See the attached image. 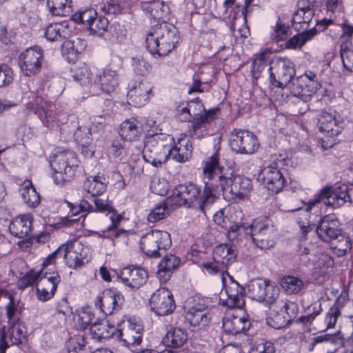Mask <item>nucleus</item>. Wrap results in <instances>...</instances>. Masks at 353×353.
I'll use <instances>...</instances> for the list:
<instances>
[{
  "label": "nucleus",
  "mask_w": 353,
  "mask_h": 353,
  "mask_svg": "<svg viewBox=\"0 0 353 353\" xmlns=\"http://www.w3.org/2000/svg\"><path fill=\"white\" fill-rule=\"evenodd\" d=\"M268 52H263L253 61L250 73L254 81H256L261 77L262 71L268 65Z\"/></svg>",
  "instance_id": "6e6d98bb"
},
{
  "label": "nucleus",
  "mask_w": 353,
  "mask_h": 353,
  "mask_svg": "<svg viewBox=\"0 0 353 353\" xmlns=\"http://www.w3.org/2000/svg\"><path fill=\"white\" fill-rule=\"evenodd\" d=\"M314 10H296L292 17V24L294 28L300 31L302 28L307 29V25L312 21Z\"/></svg>",
  "instance_id": "de8ad7c7"
},
{
  "label": "nucleus",
  "mask_w": 353,
  "mask_h": 353,
  "mask_svg": "<svg viewBox=\"0 0 353 353\" xmlns=\"http://www.w3.org/2000/svg\"><path fill=\"white\" fill-rule=\"evenodd\" d=\"M108 19L104 17H97L93 21V25L89 28L90 34L94 36H102L107 30Z\"/></svg>",
  "instance_id": "e2e57ef3"
},
{
  "label": "nucleus",
  "mask_w": 353,
  "mask_h": 353,
  "mask_svg": "<svg viewBox=\"0 0 353 353\" xmlns=\"http://www.w3.org/2000/svg\"><path fill=\"white\" fill-rule=\"evenodd\" d=\"M259 145L257 137L248 130L234 129L230 134V146L236 153L252 154Z\"/></svg>",
  "instance_id": "ddd939ff"
},
{
  "label": "nucleus",
  "mask_w": 353,
  "mask_h": 353,
  "mask_svg": "<svg viewBox=\"0 0 353 353\" xmlns=\"http://www.w3.org/2000/svg\"><path fill=\"white\" fill-rule=\"evenodd\" d=\"M331 243L334 253L338 256H344L352 248L351 239L343 232L334 239Z\"/></svg>",
  "instance_id": "8fccbe9b"
},
{
  "label": "nucleus",
  "mask_w": 353,
  "mask_h": 353,
  "mask_svg": "<svg viewBox=\"0 0 353 353\" xmlns=\"http://www.w3.org/2000/svg\"><path fill=\"white\" fill-rule=\"evenodd\" d=\"M319 126L322 132L332 137L341 132L343 123L340 116L336 112H322L319 118Z\"/></svg>",
  "instance_id": "5701e85b"
},
{
  "label": "nucleus",
  "mask_w": 353,
  "mask_h": 353,
  "mask_svg": "<svg viewBox=\"0 0 353 353\" xmlns=\"http://www.w3.org/2000/svg\"><path fill=\"white\" fill-rule=\"evenodd\" d=\"M319 239L325 242L332 243L341 232L339 228L338 221L330 216H325L319 221L316 229Z\"/></svg>",
  "instance_id": "bb28decb"
},
{
  "label": "nucleus",
  "mask_w": 353,
  "mask_h": 353,
  "mask_svg": "<svg viewBox=\"0 0 353 353\" xmlns=\"http://www.w3.org/2000/svg\"><path fill=\"white\" fill-rule=\"evenodd\" d=\"M32 221L33 216L30 213L16 216L9 225L10 232L19 239L28 237L32 229Z\"/></svg>",
  "instance_id": "a878e982"
},
{
  "label": "nucleus",
  "mask_w": 353,
  "mask_h": 353,
  "mask_svg": "<svg viewBox=\"0 0 353 353\" xmlns=\"http://www.w3.org/2000/svg\"><path fill=\"white\" fill-rule=\"evenodd\" d=\"M261 174L263 183L268 190L277 194L283 188L285 180L276 165L272 164L264 168Z\"/></svg>",
  "instance_id": "412c9836"
},
{
  "label": "nucleus",
  "mask_w": 353,
  "mask_h": 353,
  "mask_svg": "<svg viewBox=\"0 0 353 353\" xmlns=\"http://www.w3.org/2000/svg\"><path fill=\"white\" fill-rule=\"evenodd\" d=\"M212 256L218 262L222 263V265L226 270L228 265L235 261L236 254L232 248L227 244H221L217 245L213 250Z\"/></svg>",
  "instance_id": "58836bf2"
},
{
  "label": "nucleus",
  "mask_w": 353,
  "mask_h": 353,
  "mask_svg": "<svg viewBox=\"0 0 353 353\" xmlns=\"http://www.w3.org/2000/svg\"><path fill=\"white\" fill-rule=\"evenodd\" d=\"M250 296L259 302H264L271 307L276 303L279 298V288L268 280L254 279L250 281L248 286Z\"/></svg>",
  "instance_id": "1a4fd4ad"
},
{
  "label": "nucleus",
  "mask_w": 353,
  "mask_h": 353,
  "mask_svg": "<svg viewBox=\"0 0 353 353\" xmlns=\"http://www.w3.org/2000/svg\"><path fill=\"white\" fill-rule=\"evenodd\" d=\"M250 296L259 302H264L271 307L276 303L279 298V288L268 280L254 279L250 281L248 286Z\"/></svg>",
  "instance_id": "9d476101"
},
{
  "label": "nucleus",
  "mask_w": 353,
  "mask_h": 353,
  "mask_svg": "<svg viewBox=\"0 0 353 353\" xmlns=\"http://www.w3.org/2000/svg\"><path fill=\"white\" fill-rule=\"evenodd\" d=\"M71 30L68 22L52 23L48 24L45 28L44 34L50 41H58L69 37Z\"/></svg>",
  "instance_id": "72a5a7b5"
},
{
  "label": "nucleus",
  "mask_w": 353,
  "mask_h": 353,
  "mask_svg": "<svg viewBox=\"0 0 353 353\" xmlns=\"http://www.w3.org/2000/svg\"><path fill=\"white\" fill-rule=\"evenodd\" d=\"M154 135L152 130H148L144 141L143 155L145 161L154 166V157H153L152 139Z\"/></svg>",
  "instance_id": "bf43d9fd"
},
{
  "label": "nucleus",
  "mask_w": 353,
  "mask_h": 353,
  "mask_svg": "<svg viewBox=\"0 0 353 353\" xmlns=\"http://www.w3.org/2000/svg\"><path fill=\"white\" fill-rule=\"evenodd\" d=\"M228 299L226 304L230 307L241 309L244 306V288L237 282H233L226 288Z\"/></svg>",
  "instance_id": "f704fd0d"
},
{
  "label": "nucleus",
  "mask_w": 353,
  "mask_h": 353,
  "mask_svg": "<svg viewBox=\"0 0 353 353\" xmlns=\"http://www.w3.org/2000/svg\"><path fill=\"white\" fill-rule=\"evenodd\" d=\"M154 238L153 230L143 234L140 240L141 250L148 256H153L154 255Z\"/></svg>",
  "instance_id": "052dcab7"
},
{
  "label": "nucleus",
  "mask_w": 353,
  "mask_h": 353,
  "mask_svg": "<svg viewBox=\"0 0 353 353\" xmlns=\"http://www.w3.org/2000/svg\"><path fill=\"white\" fill-rule=\"evenodd\" d=\"M28 339V329L23 322L17 321L8 329L3 327L0 330V353H5L11 345L26 343Z\"/></svg>",
  "instance_id": "2eb2a0df"
},
{
  "label": "nucleus",
  "mask_w": 353,
  "mask_h": 353,
  "mask_svg": "<svg viewBox=\"0 0 353 353\" xmlns=\"http://www.w3.org/2000/svg\"><path fill=\"white\" fill-rule=\"evenodd\" d=\"M21 196L29 208H37L40 203V196L30 180H25L19 190Z\"/></svg>",
  "instance_id": "c9c22d12"
},
{
  "label": "nucleus",
  "mask_w": 353,
  "mask_h": 353,
  "mask_svg": "<svg viewBox=\"0 0 353 353\" xmlns=\"http://www.w3.org/2000/svg\"><path fill=\"white\" fill-rule=\"evenodd\" d=\"M117 330L114 326L109 325L105 322H94L90 327V334L92 337L97 341L108 339L112 336L116 334Z\"/></svg>",
  "instance_id": "a19ab883"
},
{
  "label": "nucleus",
  "mask_w": 353,
  "mask_h": 353,
  "mask_svg": "<svg viewBox=\"0 0 353 353\" xmlns=\"http://www.w3.org/2000/svg\"><path fill=\"white\" fill-rule=\"evenodd\" d=\"M341 56L344 68L353 72V46L351 43L350 46L346 43L341 46Z\"/></svg>",
  "instance_id": "69168bd1"
},
{
  "label": "nucleus",
  "mask_w": 353,
  "mask_h": 353,
  "mask_svg": "<svg viewBox=\"0 0 353 353\" xmlns=\"http://www.w3.org/2000/svg\"><path fill=\"white\" fill-rule=\"evenodd\" d=\"M123 301V296L121 292L113 289H106L97 295L94 304L97 308L108 316L119 310Z\"/></svg>",
  "instance_id": "a211bd4d"
},
{
  "label": "nucleus",
  "mask_w": 353,
  "mask_h": 353,
  "mask_svg": "<svg viewBox=\"0 0 353 353\" xmlns=\"http://www.w3.org/2000/svg\"><path fill=\"white\" fill-rule=\"evenodd\" d=\"M49 163L53 171L54 183L63 185L74 175L79 161L73 151L57 148L50 155Z\"/></svg>",
  "instance_id": "20e7f679"
},
{
  "label": "nucleus",
  "mask_w": 353,
  "mask_h": 353,
  "mask_svg": "<svg viewBox=\"0 0 353 353\" xmlns=\"http://www.w3.org/2000/svg\"><path fill=\"white\" fill-rule=\"evenodd\" d=\"M230 179L228 199H244L252 189V181L244 176L229 173Z\"/></svg>",
  "instance_id": "393cba45"
},
{
  "label": "nucleus",
  "mask_w": 353,
  "mask_h": 353,
  "mask_svg": "<svg viewBox=\"0 0 353 353\" xmlns=\"http://www.w3.org/2000/svg\"><path fill=\"white\" fill-rule=\"evenodd\" d=\"M117 327L116 334L123 345L130 348L141 343L143 327L140 318L124 316Z\"/></svg>",
  "instance_id": "423d86ee"
},
{
  "label": "nucleus",
  "mask_w": 353,
  "mask_h": 353,
  "mask_svg": "<svg viewBox=\"0 0 353 353\" xmlns=\"http://www.w3.org/2000/svg\"><path fill=\"white\" fill-rule=\"evenodd\" d=\"M214 149V153L207 159L203 168L205 186L201 207L213 203L220 195L228 199L230 175L223 173L219 165V147L216 145Z\"/></svg>",
  "instance_id": "f257e3e1"
},
{
  "label": "nucleus",
  "mask_w": 353,
  "mask_h": 353,
  "mask_svg": "<svg viewBox=\"0 0 353 353\" xmlns=\"http://www.w3.org/2000/svg\"><path fill=\"white\" fill-rule=\"evenodd\" d=\"M85 41L79 38L68 40L63 43L62 54L66 57L68 61H73L77 55L85 50Z\"/></svg>",
  "instance_id": "4c0bfd02"
},
{
  "label": "nucleus",
  "mask_w": 353,
  "mask_h": 353,
  "mask_svg": "<svg viewBox=\"0 0 353 353\" xmlns=\"http://www.w3.org/2000/svg\"><path fill=\"white\" fill-rule=\"evenodd\" d=\"M43 61V53L41 47L26 48L18 57V65L21 72L28 77L39 73Z\"/></svg>",
  "instance_id": "4468645a"
},
{
  "label": "nucleus",
  "mask_w": 353,
  "mask_h": 353,
  "mask_svg": "<svg viewBox=\"0 0 353 353\" xmlns=\"http://www.w3.org/2000/svg\"><path fill=\"white\" fill-rule=\"evenodd\" d=\"M85 214H82L78 218H72V214L67 216H54L48 218V224L55 229L64 227H72L75 230H80L83 226Z\"/></svg>",
  "instance_id": "2f4dec72"
},
{
  "label": "nucleus",
  "mask_w": 353,
  "mask_h": 353,
  "mask_svg": "<svg viewBox=\"0 0 353 353\" xmlns=\"http://www.w3.org/2000/svg\"><path fill=\"white\" fill-rule=\"evenodd\" d=\"M73 319L77 329L85 330L94 323V314L92 307H82L76 310Z\"/></svg>",
  "instance_id": "ea45409f"
},
{
  "label": "nucleus",
  "mask_w": 353,
  "mask_h": 353,
  "mask_svg": "<svg viewBox=\"0 0 353 353\" xmlns=\"http://www.w3.org/2000/svg\"><path fill=\"white\" fill-rule=\"evenodd\" d=\"M270 83L277 88L288 87L295 75L293 63L286 58H278L269 68Z\"/></svg>",
  "instance_id": "f8f14e48"
},
{
  "label": "nucleus",
  "mask_w": 353,
  "mask_h": 353,
  "mask_svg": "<svg viewBox=\"0 0 353 353\" xmlns=\"http://www.w3.org/2000/svg\"><path fill=\"white\" fill-rule=\"evenodd\" d=\"M188 339L186 332L179 327H175L167 332L162 342L167 346L177 347L182 346Z\"/></svg>",
  "instance_id": "37998d69"
},
{
  "label": "nucleus",
  "mask_w": 353,
  "mask_h": 353,
  "mask_svg": "<svg viewBox=\"0 0 353 353\" xmlns=\"http://www.w3.org/2000/svg\"><path fill=\"white\" fill-rule=\"evenodd\" d=\"M85 347V337L81 334L70 337L66 343L68 353H83Z\"/></svg>",
  "instance_id": "13d9d810"
},
{
  "label": "nucleus",
  "mask_w": 353,
  "mask_h": 353,
  "mask_svg": "<svg viewBox=\"0 0 353 353\" xmlns=\"http://www.w3.org/2000/svg\"><path fill=\"white\" fill-rule=\"evenodd\" d=\"M192 147L185 138V134H181L177 138V142L174 145L172 151V159L177 162L183 163L189 159L192 154Z\"/></svg>",
  "instance_id": "473e14b6"
},
{
  "label": "nucleus",
  "mask_w": 353,
  "mask_h": 353,
  "mask_svg": "<svg viewBox=\"0 0 353 353\" xmlns=\"http://www.w3.org/2000/svg\"><path fill=\"white\" fill-rule=\"evenodd\" d=\"M249 234L254 244L261 250L275 245L276 232L274 226L266 219H256L249 226Z\"/></svg>",
  "instance_id": "6e6552de"
},
{
  "label": "nucleus",
  "mask_w": 353,
  "mask_h": 353,
  "mask_svg": "<svg viewBox=\"0 0 353 353\" xmlns=\"http://www.w3.org/2000/svg\"><path fill=\"white\" fill-rule=\"evenodd\" d=\"M97 12L95 9L90 7L81 8L74 12L71 19L73 21L82 23L88 28L93 25V21L96 19Z\"/></svg>",
  "instance_id": "c03bdc74"
},
{
  "label": "nucleus",
  "mask_w": 353,
  "mask_h": 353,
  "mask_svg": "<svg viewBox=\"0 0 353 353\" xmlns=\"http://www.w3.org/2000/svg\"><path fill=\"white\" fill-rule=\"evenodd\" d=\"M59 250L61 256H63L65 263L70 268H79L90 259V248L76 239L62 244Z\"/></svg>",
  "instance_id": "0eeeda50"
},
{
  "label": "nucleus",
  "mask_w": 353,
  "mask_h": 353,
  "mask_svg": "<svg viewBox=\"0 0 353 353\" xmlns=\"http://www.w3.org/2000/svg\"><path fill=\"white\" fill-rule=\"evenodd\" d=\"M283 289L290 294H296L304 288L303 281L299 277L294 276H285L281 279V283Z\"/></svg>",
  "instance_id": "09e8293b"
},
{
  "label": "nucleus",
  "mask_w": 353,
  "mask_h": 353,
  "mask_svg": "<svg viewBox=\"0 0 353 353\" xmlns=\"http://www.w3.org/2000/svg\"><path fill=\"white\" fill-rule=\"evenodd\" d=\"M46 83L42 80L37 79L30 88V96L33 99L32 106H36L38 114L43 124L50 129L58 125L61 121V114L57 112L56 105L46 100L48 93L46 92Z\"/></svg>",
  "instance_id": "7ed1b4c3"
},
{
  "label": "nucleus",
  "mask_w": 353,
  "mask_h": 353,
  "mask_svg": "<svg viewBox=\"0 0 353 353\" xmlns=\"http://www.w3.org/2000/svg\"><path fill=\"white\" fill-rule=\"evenodd\" d=\"M320 87V83H307L304 78L297 77L292 80L288 88L295 99L310 101Z\"/></svg>",
  "instance_id": "aec40b11"
},
{
  "label": "nucleus",
  "mask_w": 353,
  "mask_h": 353,
  "mask_svg": "<svg viewBox=\"0 0 353 353\" xmlns=\"http://www.w3.org/2000/svg\"><path fill=\"white\" fill-rule=\"evenodd\" d=\"M49 12L54 16H67L72 12L71 0H47Z\"/></svg>",
  "instance_id": "a18cd8bd"
},
{
  "label": "nucleus",
  "mask_w": 353,
  "mask_h": 353,
  "mask_svg": "<svg viewBox=\"0 0 353 353\" xmlns=\"http://www.w3.org/2000/svg\"><path fill=\"white\" fill-rule=\"evenodd\" d=\"M202 199L203 194H201V188L199 186L193 183H185L177 185L172 194L166 199V202L175 207L184 205L190 208L194 205L203 211L207 205L200 206Z\"/></svg>",
  "instance_id": "39448f33"
},
{
  "label": "nucleus",
  "mask_w": 353,
  "mask_h": 353,
  "mask_svg": "<svg viewBox=\"0 0 353 353\" xmlns=\"http://www.w3.org/2000/svg\"><path fill=\"white\" fill-rule=\"evenodd\" d=\"M174 138L168 134L158 133L156 129V147L157 159H156V165L157 163L162 164L165 163L172 154L174 145Z\"/></svg>",
  "instance_id": "cd10ccee"
},
{
  "label": "nucleus",
  "mask_w": 353,
  "mask_h": 353,
  "mask_svg": "<svg viewBox=\"0 0 353 353\" xmlns=\"http://www.w3.org/2000/svg\"><path fill=\"white\" fill-rule=\"evenodd\" d=\"M73 79L85 86L92 95L115 92L118 85L116 70L107 67L103 70L90 68L83 64L73 72Z\"/></svg>",
  "instance_id": "f03ea898"
},
{
  "label": "nucleus",
  "mask_w": 353,
  "mask_h": 353,
  "mask_svg": "<svg viewBox=\"0 0 353 353\" xmlns=\"http://www.w3.org/2000/svg\"><path fill=\"white\" fill-rule=\"evenodd\" d=\"M156 244L157 250H156V258L161 256L163 254L170 248L172 241L170 234L163 230H156Z\"/></svg>",
  "instance_id": "864d4df0"
},
{
  "label": "nucleus",
  "mask_w": 353,
  "mask_h": 353,
  "mask_svg": "<svg viewBox=\"0 0 353 353\" xmlns=\"http://www.w3.org/2000/svg\"><path fill=\"white\" fill-rule=\"evenodd\" d=\"M156 46L158 49L156 54L159 56H165L168 54L175 47L179 41V37L176 31L170 30L168 24L163 23L158 26L156 24Z\"/></svg>",
  "instance_id": "f3484780"
},
{
  "label": "nucleus",
  "mask_w": 353,
  "mask_h": 353,
  "mask_svg": "<svg viewBox=\"0 0 353 353\" xmlns=\"http://www.w3.org/2000/svg\"><path fill=\"white\" fill-rule=\"evenodd\" d=\"M156 296V314L165 316L173 312L176 305L170 291L165 288H160Z\"/></svg>",
  "instance_id": "c756f323"
},
{
  "label": "nucleus",
  "mask_w": 353,
  "mask_h": 353,
  "mask_svg": "<svg viewBox=\"0 0 353 353\" xmlns=\"http://www.w3.org/2000/svg\"><path fill=\"white\" fill-rule=\"evenodd\" d=\"M180 259L173 254H165L158 264L156 272L159 282L163 284L170 280L173 272L177 268Z\"/></svg>",
  "instance_id": "c85d7f7f"
},
{
  "label": "nucleus",
  "mask_w": 353,
  "mask_h": 353,
  "mask_svg": "<svg viewBox=\"0 0 353 353\" xmlns=\"http://www.w3.org/2000/svg\"><path fill=\"white\" fill-rule=\"evenodd\" d=\"M250 323L245 316L228 315L223 319V330L230 334H237L249 329Z\"/></svg>",
  "instance_id": "7c9ffc66"
},
{
  "label": "nucleus",
  "mask_w": 353,
  "mask_h": 353,
  "mask_svg": "<svg viewBox=\"0 0 353 353\" xmlns=\"http://www.w3.org/2000/svg\"><path fill=\"white\" fill-rule=\"evenodd\" d=\"M39 276V271L30 270L19 279L17 285L20 289H25L34 284L37 285Z\"/></svg>",
  "instance_id": "338daca9"
},
{
  "label": "nucleus",
  "mask_w": 353,
  "mask_h": 353,
  "mask_svg": "<svg viewBox=\"0 0 353 353\" xmlns=\"http://www.w3.org/2000/svg\"><path fill=\"white\" fill-rule=\"evenodd\" d=\"M316 33L314 28L309 31L303 32L297 34L288 40L285 43V47L288 49H296L303 46L308 40L311 39Z\"/></svg>",
  "instance_id": "603ef678"
},
{
  "label": "nucleus",
  "mask_w": 353,
  "mask_h": 353,
  "mask_svg": "<svg viewBox=\"0 0 353 353\" xmlns=\"http://www.w3.org/2000/svg\"><path fill=\"white\" fill-rule=\"evenodd\" d=\"M206 309L207 307L200 303L187 309L185 313V323L194 328L206 326L211 320V316Z\"/></svg>",
  "instance_id": "4be33fe9"
},
{
  "label": "nucleus",
  "mask_w": 353,
  "mask_h": 353,
  "mask_svg": "<svg viewBox=\"0 0 353 353\" xmlns=\"http://www.w3.org/2000/svg\"><path fill=\"white\" fill-rule=\"evenodd\" d=\"M76 140L81 146L82 154L86 158H90L94 153V148L91 145L92 137L90 130L86 128L77 129L74 132Z\"/></svg>",
  "instance_id": "e433bc0d"
},
{
  "label": "nucleus",
  "mask_w": 353,
  "mask_h": 353,
  "mask_svg": "<svg viewBox=\"0 0 353 353\" xmlns=\"http://www.w3.org/2000/svg\"><path fill=\"white\" fill-rule=\"evenodd\" d=\"M121 281L130 289H138L145 283L148 279L147 272L140 268H124L119 274Z\"/></svg>",
  "instance_id": "b1692460"
},
{
  "label": "nucleus",
  "mask_w": 353,
  "mask_h": 353,
  "mask_svg": "<svg viewBox=\"0 0 353 353\" xmlns=\"http://www.w3.org/2000/svg\"><path fill=\"white\" fill-rule=\"evenodd\" d=\"M275 347L273 343L265 339H259L255 343L250 353H274Z\"/></svg>",
  "instance_id": "774afa93"
},
{
  "label": "nucleus",
  "mask_w": 353,
  "mask_h": 353,
  "mask_svg": "<svg viewBox=\"0 0 353 353\" xmlns=\"http://www.w3.org/2000/svg\"><path fill=\"white\" fill-rule=\"evenodd\" d=\"M123 219L121 214L113 213L110 216L111 223L108 226L106 231H103V236L109 238H117L125 232L124 230L119 229L121 220Z\"/></svg>",
  "instance_id": "4d7b16f0"
},
{
  "label": "nucleus",
  "mask_w": 353,
  "mask_h": 353,
  "mask_svg": "<svg viewBox=\"0 0 353 353\" xmlns=\"http://www.w3.org/2000/svg\"><path fill=\"white\" fill-rule=\"evenodd\" d=\"M152 84L145 79L135 80L128 85L127 101L129 105L136 108L145 105L151 95Z\"/></svg>",
  "instance_id": "dca6fc26"
},
{
  "label": "nucleus",
  "mask_w": 353,
  "mask_h": 353,
  "mask_svg": "<svg viewBox=\"0 0 353 353\" xmlns=\"http://www.w3.org/2000/svg\"><path fill=\"white\" fill-rule=\"evenodd\" d=\"M334 261L328 254L325 252L319 253L316 260L314 259V267L321 273L325 274L330 268H332Z\"/></svg>",
  "instance_id": "680f3d73"
},
{
  "label": "nucleus",
  "mask_w": 353,
  "mask_h": 353,
  "mask_svg": "<svg viewBox=\"0 0 353 353\" xmlns=\"http://www.w3.org/2000/svg\"><path fill=\"white\" fill-rule=\"evenodd\" d=\"M72 314V307L66 299L57 301L55 307L54 317L57 319L60 325L64 324Z\"/></svg>",
  "instance_id": "5fc2aeb1"
},
{
  "label": "nucleus",
  "mask_w": 353,
  "mask_h": 353,
  "mask_svg": "<svg viewBox=\"0 0 353 353\" xmlns=\"http://www.w3.org/2000/svg\"><path fill=\"white\" fill-rule=\"evenodd\" d=\"M39 272L41 276H39L37 284L48 288H52L54 286V288L57 290V285L61 281V277L56 269Z\"/></svg>",
  "instance_id": "3c124183"
},
{
  "label": "nucleus",
  "mask_w": 353,
  "mask_h": 353,
  "mask_svg": "<svg viewBox=\"0 0 353 353\" xmlns=\"http://www.w3.org/2000/svg\"><path fill=\"white\" fill-rule=\"evenodd\" d=\"M104 179L100 176L89 177L84 182V188L92 196L102 194L106 190Z\"/></svg>",
  "instance_id": "49530a36"
},
{
  "label": "nucleus",
  "mask_w": 353,
  "mask_h": 353,
  "mask_svg": "<svg viewBox=\"0 0 353 353\" xmlns=\"http://www.w3.org/2000/svg\"><path fill=\"white\" fill-rule=\"evenodd\" d=\"M347 190V186L345 185L324 188L314 201L309 202L307 211L310 210L314 205L319 203H323L325 205L334 208L342 206L345 203L351 201Z\"/></svg>",
  "instance_id": "9b49d317"
},
{
  "label": "nucleus",
  "mask_w": 353,
  "mask_h": 353,
  "mask_svg": "<svg viewBox=\"0 0 353 353\" xmlns=\"http://www.w3.org/2000/svg\"><path fill=\"white\" fill-rule=\"evenodd\" d=\"M138 123V121L134 118H130L123 121L120 125V136L128 141L135 140L141 133Z\"/></svg>",
  "instance_id": "79ce46f5"
},
{
  "label": "nucleus",
  "mask_w": 353,
  "mask_h": 353,
  "mask_svg": "<svg viewBox=\"0 0 353 353\" xmlns=\"http://www.w3.org/2000/svg\"><path fill=\"white\" fill-rule=\"evenodd\" d=\"M216 118V110H203L194 112L189 132L191 137L201 139L207 134V125Z\"/></svg>",
  "instance_id": "6ab92c4d"
},
{
  "label": "nucleus",
  "mask_w": 353,
  "mask_h": 353,
  "mask_svg": "<svg viewBox=\"0 0 353 353\" xmlns=\"http://www.w3.org/2000/svg\"><path fill=\"white\" fill-rule=\"evenodd\" d=\"M245 234H249V227L242 225L232 224L228 230V237L232 241H241Z\"/></svg>",
  "instance_id": "0e129e2a"
}]
</instances>
